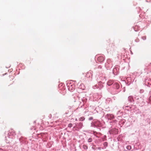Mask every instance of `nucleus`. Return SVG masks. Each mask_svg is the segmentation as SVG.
<instances>
[{"instance_id": "6e6552de", "label": "nucleus", "mask_w": 151, "mask_h": 151, "mask_svg": "<svg viewBox=\"0 0 151 151\" xmlns=\"http://www.w3.org/2000/svg\"><path fill=\"white\" fill-rule=\"evenodd\" d=\"M68 87V90L70 91H71V90H72L73 89V88H71H71H70V87H69V86Z\"/></svg>"}, {"instance_id": "9b49d317", "label": "nucleus", "mask_w": 151, "mask_h": 151, "mask_svg": "<svg viewBox=\"0 0 151 151\" xmlns=\"http://www.w3.org/2000/svg\"><path fill=\"white\" fill-rule=\"evenodd\" d=\"M93 117H90L89 118V119L90 120H91L93 119Z\"/></svg>"}, {"instance_id": "f257e3e1", "label": "nucleus", "mask_w": 151, "mask_h": 151, "mask_svg": "<svg viewBox=\"0 0 151 151\" xmlns=\"http://www.w3.org/2000/svg\"><path fill=\"white\" fill-rule=\"evenodd\" d=\"M58 87L60 88V89L61 90H62V91L63 90H65V87L64 85L62 83H60L58 85Z\"/></svg>"}, {"instance_id": "423d86ee", "label": "nucleus", "mask_w": 151, "mask_h": 151, "mask_svg": "<svg viewBox=\"0 0 151 151\" xmlns=\"http://www.w3.org/2000/svg\"><path fill=\"white\" fill-rule=\"evenodd\" d=\"M84 119H85V118L84 117H81L79 119V120L80 121H83V120H84Z\"/></svg>"}, {"instance_id": "7ed1b4c3", "label": "nucleus", "mask_w": 151, "mask_h": 151, "mask_svg": "<svg viewBox=\"0 0 151 151\" xmlns=\"http://www.w3.org/2000/svg\"><path fill=\"white\" fill-rule=\"evenodd\" d=\"M92 76V72L91 71L88 72L86 75V77L87 78H90Z\"/></svg>"}, {"instance_id": "1a4fd4ad", "label": "nucleus", "mask_w": 151, "mask_h": 151, "mask_svg": "<svg viewBox=\"0 0 151 151\" xmlns=\"http://www.w3.org/2000/svg\"><path fill=\"white\" fill-rule=\"evenodd\" d=\"M72 124L71 123L70 124H69L68 125V127H72Z\"/></svg>"}, {"instance_id": "f03ea898", "label": "nucleus", "mask_w": 151, "mask_h": 151, "mask_svg": "<svg viewBox=\"0 0 151 151\" xmlns=\"http://www.w3.org/2000/svg\"><path fill=\"white\" fill-rule=\"evenodd\" d=\"M104 59L103 56H100L97 58V60L100 62H102L104 60Z\"/></svg>"}, {"instance_id": "39448f33", "label": "nucleus", "mask_w": 151, "mask_h": 151, "mask_svg": "<svg viewBox=\"0 0 151 151\" xmlns=\"http://www.w3.org/2000/svg\"><path fill=\"white\" fill-rule=\"evenodd\" d=\"M127 149L128 150H130L131 149V147L130 145H128L127 147Z\"/></svg>"}, {"instance_id": "4468645a", "label": "nucleus", "mask_w": 151, "mask_h": 151, "mask_svg": "<svg viewBox=\"0 0 151 151\" xmlns=\"http://www.w3.org/2000/svg\"><path fill=\"white\" fill-rule=\"evenodd\" d=\"M104 144H107V143H106V142H105V143H104Z\"/></svg>"}, {"instance_id": "ddd939ff", "label": "nucleus", "mask_w": 151, "mask_h": 151, "mask_svg": "<svg viewBox=\"0 0 151 151\" xmlns=\"http://www.w3.org/2000/svg\"><path fill=\"white\" fill-rule=\"evenodd\" d=\"M99 68H101V66H99Z\"/></svg>"}, {"instance_id": "20e7f679", "label": "nucleus", "mask_w": 151, "mask_h": 151, "mask_svg": "<svg viewBox=\"0 0 151 151\" xmlns=\"http://www.w3.org/2000/svg\"><path fill=\"white\" fill-rule=\"evenodd\" d=\"M114 82L113 80H109L107 82V84L108 86H111L113 84Z\"/></svg>"}, {"instance_id": "f8f14e48", "label": "nucleus", "mask_w": 151, "mask_h": 151, "mask_svg": "<svg viewBox=\"0 0 151 151\" xmlns=\"http://www.w3.org/2000/svg\"><path fill=\"white\" fill-rule=\"evenodd\" d=\"M80 124H81V125L82 126V125H83L82 123H80Z\"/></svg>"}, {"instance_id": "9d476101", "label": "nucleus", "mask_w": 151, "mask_h": 151, "mask_svg": "<svg viewBox=\"0 0 151 151\" xmlns=\"http://www.w3.org/2000/svg\"><path fill=\"white\" fill-rule=\"evenodd\" d=\"M92 139L91 138H89L88 140V142H91L92 141Z\"/></svg>"}, {"instance_id": "0eeeda50", "label": "nucleus", "mask_w": 151, "mask_h": 151, "mask_svg": "<svg viewBox=\"0 0 151 151\" xmlns=\"http://www.w3.org/2000/svg\"><path fill=\"white\" fill-rule=\"evenodd\" d=\"M83 147L84 149H87V148H88V147L86 145H83Z\"/></svg>"}]
</instances>
